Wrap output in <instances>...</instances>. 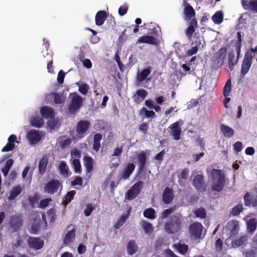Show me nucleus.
<instances>
[{
  "instance_id": "nucleus-1",
  "label": "nucleus",
  "mask_w": 257,
  "mask_h": 257,
  "mask_svg": "<svg viewBox=\"0 0 257 257\" xmlns=\"http://www.w3.org/2000/svg\"><path fill=\"white\" fill-rule=\"evenodd\" d=\"M184 217L180 213L171 216L164 224L165 231L170 234L178 232L182 228Z\"/></svg>"
},
{
  "instance_id": "nucleus-2",
  "label": "nucleus",
  "mask_w": 257,
  "mask_h": 257,
  "mask_svg": "<svg viewBox=\"0 0 257 257\" xmlns=\"http://www.w3.org/2000/svg\"><path fill=\"white\" fill-rule=\"evenodd\" d=\"M210 176L213 181L211 190L218 192L221 191L225 184V176L223 172L213 169L211 172Z\"/></svg>"
},
{
  "instance_id": "nucleus-3",
  "label": "nucleus",
  "mask_w": 257,
  "mask_h": 257,
  "mask_svg": "<svg viewBox=\"0 0 257 257\" xmlns=\"http://www.w3.org/2000/svg\"><path fill=\"white\" fill-rule=\"evenodd\" d=\"M71 101L67 108L68 112L71 114H74L78 111L83 104V99L81 96L76 92L70 94Z\"/></svg>"
},
{
  "instance_id": "nucleus-4",
  "label": "nucleus",
  "mask_w": 257,
  "mask_h": 257,
  "mask_svg": "<svg viewBox=\"0 0 257 257\" xmlns=\"http://www.w3.org/2000/svg\"><path fill=\"white\" fill-rule=\"evenodd\" d=\"M144 183L140 181L136 183L131 188L126 192L125 194V199L128 200L134 199L140 193L143 187Z\"/></svg>"
},
{
  "instance_id": "nucleus-5",
  "label": "nucleus",
  "mask_w": 257,
  "mask_h": 257,
  "mask_svg": "<svg viewBox=\"0 0 257 257\" xmlns=\"http://www.w3.org/2000/svg\"><path fill=\"white\" fill-rule=\"evenodd\" d=\"M8 224L12 232L19 231L23 224V220L21 215L15 214L11 216Z\"/></svg>"
},
{
  "instance_id": "nucleus-6",
  "label": "nucleus",
  "mask_w": 257,
  "mask_h": 257,
  "mask_svg": "<svg viewBox=\"0 0 257 257\" xmlns=\"http://www.w3.org/2000/svg\"><path fill=\"white\" fill-rule=\"evenodd\" d=\"M203 227L202 224L198 222H195L191 224L189 227L190 236L194 239H200Z\"/></svg>"
},
{
  "instance_id": "nucleus-7",
  "label": "nucleus",
  "mask_w": 257,
  "mask_h": 257,
  "mask_svg": "<svg viewBox=\"0 0 257 257\" xmlns=\"http://www.w3.org/2000/svg\"><path fill=\"white\" fill-rule=\"evenodd\" d=\"M252 55L250 52H246L241 68V74L244 76L249 71L252 64Z\"/></svg>"
},
{
  "instance_id": "nucleus-8",
  "label": "nucleus",
  "mask_w": 257,
  "mask_h": 257,
  "mask_svg": "<svg viewBox=\"0 0 257 257\" xmlns=\"http://www.w3.org/2000/svg\"><path fill=\"white\" fill-rule=\"evenodd\" d=\"M90 122L87 120H81L78 122L76 132L79 138L84 137L86 133L90 128Z\"/></svg>"
},
{
  "instance_id": "nucleus-9",
  "label": "nucleus",
  "mask_w": 257,
  "mask_h": 257,
  "mask_svg": "<svg viewBox=\"0 0 257 257\" xmlns=\"http://www.w3.org/2000/svg\"><path fill=\"white\" fill-rule=\"evenodd\" d=\"M61 186V183L58 180H51L48 182L44 187L45 192L50 194H54L57 192L59 188Z\"/></svg>"
},
{
  "instance_id": "nucleus-10",
  "label": "nucleus",
  "mask_w": 257,
  "mask_h": 257,
  "mask_svg": "<svg viewBox=\"0 0 257 257\" xmlns=\"http://www.w3.org/2000/svg\"><path fill=\"white\" fill-rule=\"evenodd\" d=\"M227 54V49L225 47L220 48L213 55L214 61L217 64L222 65Z\"/></svg>"
},
{
  "instance_id": "nucleus-11",
  "label": "nucleus",
  "mask_w": 257,
  "mask_h": 257,
  "mask_svg": "<svg viewBox=\"0 0 257 257\" xmlns=\"http://www.w3.org/2000/svg\"><path fill=\"white\" fill-rule=\"evenodd\" d=\"M192 185L198 191L200 192H204L205 191V187L203 175L197 174L192 181Z\"/></svg>"
},
{
  "instance_id": "nucleus-12",
  "label": "nucleus",
  "mask_w": 257,
  "mask_h": 257,
  "mask_svg": "<svg viewBox=\"0 0 257 257\" xmlns=\"http://www.w3.org/2000/svg\"><path fill=\"white\" fill-rule=\"evenodd\" d=\"M183 6L184 7L183 13L185 16V19L187 21H191L193 18H195V11L189 3L184 2Z\"/></svg>"
},
{
  "instance_id": "nucleus-13",
  "label": "nucleus",
  "mask_w": 257,
  "mask_h": 257,
  "mask_svg": "<svg viewBox=\"0 0 257 257\" xmlns=\"http://www.w3.org/2000/svg\"><path fill=\"white\" fill-rule=\"evenodd\" d=\"M243 200L246 206H257V191L255 194L252 195L249 192H246L243 196Z\"/></svg>"
},
{
  "instance_id": "nucleus-14",
  "label": "nucleus",
  "mask_w": 257,
  "mask_h": 257,
  "mask_svg": "<svg viewBox=\"0 0 257 257\" xmlns=\"http://www.w3.org/2000/svg\"><path fill=\"white\" fill-rule=\"evenodd\" d=\"M28 243L30 248L39 250L43 247L44 242L39 237L31 236L28 238Z\"/></svg>"
},
{
  "instance_id": "nucleus-15",
  "label": "nucleus",
  "mask_w": 257,
  "mask_h": 257,
  "mask_svg": "<svg viewBox=\"0 0 257 257\" xmlns=\"http://www.w3.org/2000/svg\"><path fill=\"white\" fill-rule=\"evenodd\" d=\"M15 143H19L17 137L15 135H11L8 138V143L2 149V152H7L13 151L15 148Z\"/></svg>"
},
{
  "instance_id": "nucleus-16",
  "label": "nucleus",
  "mask_w": 257,
  "mask_h": 257,
  "mask_svg": "<svg viewBox=\"0 0 257 257\" xmlns=\"http://www.w3.org/2000/svg\"><path fill=\"white\" fill-rule=\"evenodd\" d=\"M241 4L244 10L257 13V0H241Z\"/></svg>"
},
{
  "instance_id": "nucleus-17",
  "label": "nucleus",
  "mask_w": 257,
  "mask_h": 257,
  "mask_svg": "<svg viewBox=\"0 0 257 257\" xmlns=\"http://www.w3.org/2000/svg\"><path fill=\"white\" fill-rule=\"evenodd\" d=\"M174 194L173 190L171 188L167 187L163 191L162 195V200L165 204H170L173 200Z\"/></svg>"
},
{
  "instance_id": "nucleus-18",
  "label": "nucleus",
  "mask_w": 257,
  "mask_h": 257,
  "mask_svg": "<svg viewBox=\"0 0 257 257\" xmlns=\"http://www.w3.org/2000/svg\"><path fill=\"white\" fill-rule=\"evenodd\" d=\"M179 122L176 121L169 126V128L171 130V135L173 136L174 139L176 141L180 139L181 130L179 127Z\"/></svg>"
},
{
  "instance_id": "nucleus-19",
  "label": "nucleus",
  "mask_w": 257,
  "mask_h": 257,
  "mask_svg": "<svg viewBox=\"0 0 257 257\" xmlns=\"http://www.w3.org/2000/svg\"><path fill=\"white\" fill-rule=\"evenodd\" d=\"M71 227L73 228L67 232L64 237V243L65 244H68L72 243L75 239L76 235L75 226L72 224H70L68 226L67 228H70Z\"/></svg>"
},
{
  "instance_id": "nucleus-20",
  "label": "nucleus",
  "mask_w": 257,
  "mask_h": 257,
  "mask_svg": "<svg viewBox=\"0 0 257 257\" xmlns=\"http://www.w3.org/2000/svg\"><path fill=\"white\" fill-rule=\"evenodd\" d=\"M147 95L148 92L145 89H139L136 91V94L133 95V98L136 103L139 104L145 99Z\"/></svg>"
},
{
  "instance_id": "nucleus-21",
  "label": "nucleus",
  "mask_w": 257,
  "mask_h": 257,
  "mask_svg": "<svg viewBox=\"0 0 257 257\" xmlns=\"http://www.w3.org/2000/svg\"><path fill=\"white\" fill-rule=\"evenodd\" d=\"M135 169L133 163H128L124 168L123 172L120 175V179H127Z\"/></svg>"
},
{
  "instance_id": "nucleus-22",
  "label": "nucleus",
  "mask_w": 257,
  "mask_h": 257,
  "mask_svg": "<svg viewBox=\"0 0 257 257\" xmlns=\"http://www.w3.org/2000/svg\"><path fill=\"white\" fill-rule=\"evenodd\" d=\"M138 43H147L156 45L158 44V42L154 37L146 35L140 37L137 42V44Z\"/></svg>"
},
{
  "instance_id": "nucleus-23",
  "label": "nucleus",
  "mask_w": 257,
  "mask_h": 257,
  "mask_svg": "<svg viewBox=\"0 0 257 257\" xmlns=\"http://www.w3.org/2000/svg\"><path fill=\"white\" fill-rule=\"evenodd\" d=\"M40 112L41 115L46 118H53L55 116V112L54 110L47 106H42L41 107Z\"/></svg>"
},
{
  "instance_id": "nucleus-24",
  "label": "nucleus",
  "mask_w": 257,
  "mask_h": 257,
  "mask_svg": "<svg viewBox=\"0 0 257 257\" xmlns=\"http://www.w3.org/2000/svg\"><path fill=\"white\" fill-rule=\"evenodd\" d=\"M27 137L32 144L38 143L41 139L39 133L35 130H31L28 133Z\"/></svg>"
},
{
  "instance_id": "nucleus-25",
  "label": "nucleus",
  "mask_w": 257,
  "mask_h": 257,
  "mask_svg": "<svg viewBox=\"0 0 257 257\" xmlns=\"http://www.w3.org/2000/svg\"><path fill=\"white\" fill-rule=\"evenodd\" d=\"M197 27V22L196 18H193L189 22V26L186 30V35L187 37L191 38L195 32V28Z\"/></svg>"
},
{
  "instance_id": "nucleus-26",
  "label": "nucleus",
  "mask_w": 257,
  "mask_h": 257,
  "mask_svg": "<svg viewBox=\"0 0 257 257\" xmlns=\"http://www.w3.org/2000/svg\"><path fill=\"white\" fill-rule=\"evenodd\" d=\"M107 18V14L104 11L98 12L95 16V24L97 26L102 25Z\"/></svg>"
},
{
  "instance_id": "nucleus-27",
  "label": "nucleus",
  "mask_w": 257,
  "mask_h": 257,
  "mask_svg": "<svg viewBox=\"0 0 257 257\" xmlns=\"http://www.w3.org/2000/svg\"><path fill=\"white\" fill-rule=\"evenodd\" d=\"M227 227L230 230L231 235H235L238 233L239 230L238 221L236 220H231L228 222Z\"/></svg>"
},
{
  "instance_id": "nucleus-28",
  "label": "nucleus",
  "mask_w": 257,
  "mask_h": 257,
  "mask_svg": "<svg viewBox=\"0 0 257 257\" xmlns=\"http://www.w3.org/2000/svg\"><path fill=\"white\" fill-rule=\"evenodd\" d=\"M239 55H237V58H235V54L233 51L229 52L228 54V66L231 71L233 70L234 66L236 65L238 61Z\"/></svg>"
},
{
  "instance_id": "nucleus-29",
  "label": "nucleus",
  "mask_w": 257,
  "mask_h": 257,
  "mask_svg": "<svg viewBox=\"0 0 257 257\" xmlns=\"http://www.w3.org/2000/svg\"><path fill=\"white\" fill-rule=\"evenodd\" d=\"M126 249L129 255H133L138 251V246L135 240L128 241L126 246Z\"/></svg>"
},
{
  "instance_id": "nucleus-30",
  "label": "nucleus",
  "mask_w": 257,
  "mask_h": 257,
  "mask_svg": "<svg viewBox=\"0 0 257 257\" xmlns=\"http://www.w3.org/2000/svg\"><path fill=\"white\" fill-rule=\"evenodd\" d=\"M220 127L221 131L224 137L227 138H230L233 136V130L228 126L221 124Z\"/></svg>"
},
{
  "instance_id": "nucleus-31",
  "label": "nucleus",
  "mask_w": 257,
  "mask_h": 257,
  "mask_svg": "<svg viewBox=\"0 0 257 257\" xmlns=\"http://www.w3.org/2000/svg\"><path fill=\"white\" fill-rule=\"evenodd\" d=\"M248 240L247 235H244L239 238L233 240L232 241V245L234 247H238L242 245H244Z\"/></svg>"
},
{
  "instance_id": "nucleus-32",
  "label": "nucleus",
  "mask_w": 257,
  "mask_h": 257,
  "mask_svg": "<svg viewBox=\"0 0 257 257\" xmlns=\"http://www.w3.org/2000/svg\"><path fill=\"white\" fill-rule=\"evenodd\" d=\"M151 73V71L149 68H146L141 71L140 73H138L137 76V81L140 83L145 80L148 76Z\"/></svg>"
},
{
  "instance_id": "nucleus-33",
  "label": "nucleus",
  "mask_w": 257,
  "mask_h": 257,
  "mask_svg": "<svg viewBox=\"0 0 257 257\" xmlns=\"http://www.w3.org/2000/svg\"><path fill=\"white\" fill-rule=\"evenodd\" d=\"M102 139V135L100 134H96L93 138V149L95 151H98L100 147V142Z\"/></svg>"
},
{
  "instance_id": "nucleus-34",
  "label": "nucleus",
  "mask_w": 257,
  "mask_h": 257,
  "mask_svg": "<svg viewBox=\"0 0 257 257\" xmlns=\"http://www.w3.org/2000/svg\"><path fill=\"white\" fill-rule=\"evenodd\" d=\"M141 226L146 234H150L152 232L154 227L151 223L146 221L142 220Z\"/></svg>"
},
{
  "instance_id": "nucleus-35",
  "label": "nucleus",
  "mask_w": 257,
  "mask_h": 257,
  "mask_svg": "<svg viewBox=\"0 0 257 257\" xmlns=\"http://www.w3.org/2000/svg\"><path fill=\"white\" fill-rule=\"evenodd\" d=\"M173 247L182 255H184L188 250V246L185 244L175 243Z\"/></svg>"
},
{
  "instance_id": "nucleus-36",
  "label": "nucleus",
  "mask_w": 257,
  "mask_h": 257,
  "mask_svg": "<svg viewBox=\"0 0 257 257\" xmlns=\"http://www.w3.org/2000/svg\"><path fill=\"white\" fill-rule=\"evenodd\" d=\"M247 229L248 232H252L256 229L257 221L255 218H251L248 220L246 223Z\"/></svg>"
},
{
  "instance_id": "nucleus-37",
  "label": "nucleus",
  "mask_w": 257,
  "mask_h": 257,
  "mask_svg": "<svg viewBox=\"0 0 257 257\" xmlns=\"http://www.w3.org/2000/svg\"><path fill=\"white\" fill-rule=\"evenodd\" d=\"M22 192V188L20 186L18 185L14 188L11 191L10 195L9 197V199L13 200L16 198Z\"/></svg>"
},
{
  "instance_id": "nucleus-38",
  "label": "nucleus",
  "mask_w": 257,
  "mask_h": 257,
  "mask_svg": "<svg viewBox=\"0 0 257 257\" xmlns=\"http://www.w3.org/2000/svg\"><path fill=\"white\" fill-rule=\"evenodd\" d=\"M212 20L215 24H220L223 20V15L222 11H217L212 17Z\"/></svg>"
},
{
  "instance_id": "nucleus-39",
  "label": "nucleus",
  "mask_w": 257,
  "mask_h": 257,
  "mask_svg": "<svg viewBox=\"0 0 257 257\" xmlns=\"http://www.w3.org/2000/svg\"><path fill=\"white\" fill-rule=\"evenodd\" d=\"M144 216L150 219H154L157 217L155 210L152 208L145 209L144 211Z\"/></svg>"
},
{
  "instance_id": "nucleus-40",
  "label": "nucleus",
  "mask_w": 257,
  "mask_h": 257,
  "mask_svg": "<svg viewBox=\"0 0 257 257\" xmlns=\"http://www.w3.org/2000/svg\"><path fill=\"white\" fill-rule=\"evenodd\" d=\"M128 215H122L120 218L118 219L114 225L115 229H119L121 226L123 225L128 218Z\"/></svg>"
},
{
  "instance_id": "nucleus-41",
  "label": "nucleus",
  "mask_w": 257,
  "mask_h": 257,
  "mask_svg": "<svg viewBox=\"0 0 257 257\" xmlns=\"http://www.w3.org/2000/svg\"><path fill=\"white\" fill-rule=\"evenodd\" d=\"M195 46H192L190 49H189L187 52V54L189 56H192L196 54L198 50V47L201 44V41L198 39L195 42Z\"/></svg>"
},
{
  "instance_id": "nucleus-42",
  "label": "nucleus",
  "mask_w": 257,
  "mask_h": 257,
  "mask_svg": "<svg viewBox=\"0 0 257 257\" xmlns=\"http://www.w3.org/2000/svg\"><path fill=\"white\" fill-rule=\"evenodd\" d=\"M231 81L230 79H228L225 86L223 88V94L224 96H228L231 91Z\"/></svg>"
},
{
  "instance_id": "nucleus-43",
  "label": "nucleus",
  "mask_w": 257,
  "mask_h": 257,
  "mask_svg": "<svg viewBox=\"0 0 257 257\" xmlns=\"http://www.w3.org/2000/svg\"><path fill=\"white\" fill-rule=\"evenodd\" d=\"M71 158L70 161H80L81 154L77 149L74 148L71 151Z\"/></svg>"
},
{
  "instance_id": "nucleus-44",
  "label": "nucleus",
  "mask_w": 257,
  "mask_h": 257,
  "mask_svg": "<svg viewBox=\"0 0 257 257\" xmlns=\"http://www.w3.org/2000/svg\"><path fill=\"white\" fill-rule=\"evenodd\" d=\"M59 171L60 174L64 177L68 176V168L66 166L65 162H61L59 166Z\"/></svg>"
},
{
  "instance_id": "nucleus-45",
  "label": "nucleus",
  "mask_w": 257,
  "mask_h": 257,
  "mask_svg": "<svg viewBox=\"0 0 257 257\" xmlns=\"http://www.w3.org/2000/svg\"><path fill=\"white\" fill-rule=\"evenodd\" d=\"M195 216L197 217L200 218L201 219L205 218L206 216V210L204 208L201 207L197 209L194 211Z\"/></svg>"
},
{
  "instance_id": "nucleus-46",
  "label": "nucleus",
  "mask_w": 257,
  "mask_h": 257,
  "mask_svg": "<svg viewBox=\"0 0 257 257\" xmlns=\"http://www.w3.org/2000/svg\"><path fill=\"white\" fill-rule=\"evenodd\" d=\"M43 123V120L40 117H34L31 120L32 125L35 127H40Z\"/></svg>"
},
{
  "instance_id": "nucleus-47",
  "label": "nucleus",
  "mask_w": 257,
  "mask_h": 257,
  "mask_svg": "<svg viewBox=\"0 0 257 257\" xmlns=\"http://www.w3.org/2000/svg\"><path fill=\"white\" fill-rule=\"evenodd\" d=\"M243 210L242 204H238L234 206L231 211V214L233 216H236Z\"/></svg>"
},
{
  "instance_id": "nucleus-48",
  "label": "nucleus",
  "mask_w": 257,
  "mask_h": 257,
  "mask_svg": "<svg viewBox=\"0 0 257 257\" xmlns=\"http://www.w3.org/2000/svg\"><path fill=\"white\" fill-rule=\"evenodd\" d=\"M237 40L236 44V50L237 52V54L238 55H240V49H241V35L240 32H237Z\"/></svg>"
},
{
  "instance_id": "nucleus-49",
  "label": "nucleus",
  "mask_w": 257,
  "mask_h": 257,
  "mask_svg": "<svg viewBox=\"0 0 257 257\" xmlns=\"http://www.w3.org/2000/svg\"><path fill=\"white\" fill-rule=\"evenodd\" d=\"M95 206L92 204L89 203L86 205V207L84 211V213L86 216H89L91 212L94 209Z\"/></svg>"
},
{
  "instance_id": "nucleus-50",
  "label": "nucleus",
  "mask_w": 257,
  "mask_h": 257,
  "mask_svg": "<svg viewBox=\"0 0 257 257\" xmlns=\"http://www.w3.org/2000/svg\"><path fill=\"white\" fill-rule=\"evenodd\" d=\"M76 194V191L72 190L70 191L67 193L65 196V201L66 203L70 202V201L73 199L74 195Z\"/></svg>"
},
{
  "instance_id": "nucleus-51",
  "label": "nucleus",
  "mask_w": 257,
  "mask_h": 257,
  "mask_svg": "<svg viewBox=\"0 0 257 257\" xmlns=\"http://www.w3.org/2000/svg\"><path fill=\"white\" fill-rule=\"evenodd\" d=\"M126 29H124L118 37L117 43L119 45H122L127 39V36L126 35Z\"/></svg>"
},
{
  "instance_id": "nucleus-52",
  "label": "nucleus",
  "mask_w": 257,
  "mask_h": 257,
  "mask_svg": "<svg viewBox=\"0 0 257 257\" xmlns=\"http://www.w3.org/2000/svg\"><path fill=\"white\" fill-rule=\"evenodd\" d=\"M89 89V85L86 83H84L81 85L79 87L78 90L81 94L83 95H86L88 93Z\"/></svg>"
},
{
  "instance_id": "nucleus-53",
  "label": "nucleus",
  "mask_w": 257,
  "mask_h": 257,
  "mask_svg": "<svg viewBox=\"0 0 257 257\" xmlns=\"http://www.w3.org/2000/svg\"><path fill=\"white\" fill-rule=\"evenodd\" d=\"M176 209V208L175 207H172L170 208L165 209L162 213V217L163 218H166L168 217L169 215H170L171 213H173Z\"/></svg>"
},
{
  "instance_id": "nucleus-54",
  "label": "nucleus",
  "mask_w": 257,
  "mask_h": 257,
  "mask_svg": "<svg viewBox=\"0 0 257 257\" xmlns=\"http://www.w3.org/2000/svg\"><path fill=\"white\" fill-rule=\"evenodd\" d=\"M41 228L39 223H33L30 232L32 234H37Z\"/></svg>"
},
{
  "instance_id": "nucleus-55",
  "label": "nucleus",
  "mask_w": 257,
  "mask_h": 257,
  "mask_svg": "<svg viewBox=\"0 0 257 257\" xmlns=\"http://www.w3.org/2000/svg\"><path fill=\"white\" fill-rule=\"evenodd\" d=\"M48 217L50 220L51 222H53L56 218V215L55 214V211L54 209H50L47 213Z\"/></svg>"
},
{
  "instance_id": "nucleus-56",
  "label": "nucleus",
  "mask_w": 257,
  "mask_h": 257,
  "mask_svg": "<svg viewBox=\"0 0 257 257\" xmlns=\"http://www.w3.org/2000/svg\"><path fill=\"white\" fill-rule=\"evenodd\" d=\"M245 257H257V249H248L245 252Z\"/></svg>"
},
{
  "instance_id": "nucleus-57",
  "label": "nucleus",
  "mask_w": 257,
  "mask_h": 257,
  "mask_svg": "<svg viewBox=\"0 0 257 257\" xmlns=\"http://www.w3.org/2000/svg\"><path fill=\"white\" fill-rule=\"evenodd\" d=\"M48 162H39V170L40 173L43 174L46 172Z\"/></svg>"
},
{
  "instance_id": "nucleus-58",
  "label": "nucleus",
  "mask_w": 257,
  "mask_h": 257,
  "mask_svg": "<svg viewBox=\"0 0 257 257\" xmlns=\"http://www.w3.org/2000/svg\"><path fill=\"white\" fill-rule=\"evenodd\" d=\"M59 147L61 150H63L65 148V147L69 146L71 143V141L70 139H66L63 141L60 142Z\"/></svg>"
},
{
  "instance_id": "nucleus-59",
  "label": "nucleus",
  "mask_w": 257,
  "mask_h": 257,
  "mask_svg": "<svg viewBox=\"0 0 257 257\" xmlns=\"http://www.w3.org/2000/svg\"><path fill=\"white\" fill-rule=\"evenodd\" d=\"M128 7L126 5H123L120 6L118 11V13L119 16H123L127 12Z\"/></svg>"
},
{
  "instance_id": "nucleus-60",
  "label": "nucleus",
  "mask_w": 257,
  "mask_h": 257,
  "mask_svg": "<svg viewBox=\"0 0 257 257\" xmlns=\"http://www.w3.org/2000/svg\"><path fill=\"white\" fill-rule=\"evenodd\" d=\"M14 162H6V165L4 168L2 169V172L4 175H7L13 165Z\"/></svg>"
},
{
  "instance_id": "nucleus-61",
  "label": "nucleus",
  "mask_w": 257,
  "mask_h": 257,
  "mask_svg": "<svg viewBox=\"0 0 257 257\" xmlns=\"http://www.w3.org/2000/svg\"><path fill=\"white\" fill-rule=\"evenodd\" d=\"M51 198H46L41 200L40 202V207L41 208L46 207L49 205V202L51 201Z\"/></svg>"
},
{
  "instance_id": "nucleus-62",
  "label": "nucleus",
  "mask_w": 257,
  "mask_h": 257,
  "mask_svg": "<svg viewBox=\"0 0 257 257\" xmlns=\"http://www.w3.org/2000/svg\"><path fill=\"white\" fill-rule=\"evenodd\" d=\"M54 101L56 104H60L63 102L61 95L58 93L54 94Z\"/></svg>"
},
{
  "instance_id": "nucleus-63",
  "label": "nucleus",
  "mask_w": 257,
  "mask_h": 257,
  "mask_svg": "<svg viewBox=\"0 0 257 257\" xmlns=\"http://www.w3.org/2000/svg\"><path fill=\"white\" fill-rule=\"evenodd\" d=\"M65 73L62 71L60 70L58 74L57 81L59 84H62L64 82Z\"/></svg>"
},
{
  "instance_id": "nucleus-64",
  "label": "nucleus",
  "mask_w": 257,
  "mask_h": 257,
  "mask_svg": "<svg viewBox=\"0 0 257 257\" xmlns=\"http://www.w3.org/2000/svg\"><path fill=\"white\" fill-rule=\"evenodd\" d=\"M148 125L145 122L141 124L139 128V130L141 132H142L144 134H147V133L148 132Z\"/></svg>"
}]
</instances>
